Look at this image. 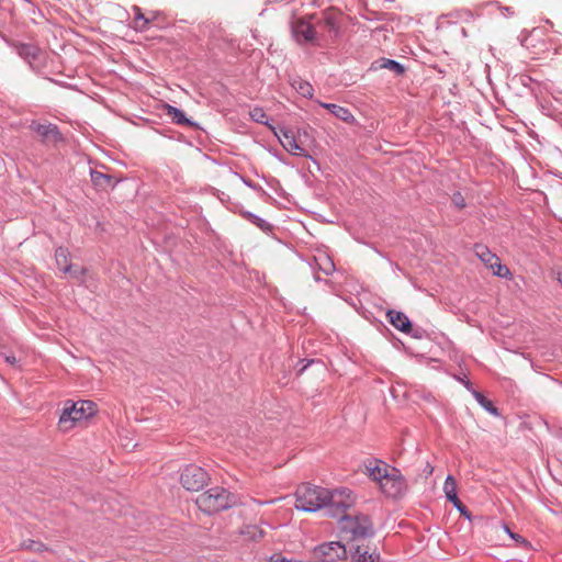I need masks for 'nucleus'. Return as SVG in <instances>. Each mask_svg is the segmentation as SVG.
Here are the masks:
<instances>
[{
	"label": "nucleus",
	"instance_id": "f257e3e1",
	"mask_svg": "<svg viewBox=\"0 0 562 562\" xmlns=\"http://www.w3.org/2000/svg\"><path fill=\"white\" fill-rule=\"evenodd\" d=\"M364 474L378 485L386 497L400 498L407 490L405 479L400 470L384 461H368L364 464Z\"/></svg>",
	"mask_w": 562,
	"mask_h": 562
},
{
	"label": "nucleus",
	"instance_id": "f03ea898",
	"mask_svg": "<svg viewBox=\"0 0 562 562\" xmlns=\"http://www.w3.org/2000/svg\"><path fill=\"white\" fill-rule=\"evenodd\" d=\"M97 414V405L92 401H66L59 416L58 429L68 432L87 423Z\"/></svg>",
	"mask_w": 562,
	"mask_h": 562
},
{
	"label": "nucleus",
	"instance_id": "7ed1b4c3",
	"mask_svg": "<svg viewBox=\"0 0 562 562\" xmlns=\"http://www.w3.org/2000/svg\"><path fill=\"white\" fill-rule=\"evenodd\" d=\"M195 504L200 510L212 515L226 510L236 504L234 494L221 486H214L200 494Z\"/></svg>",
	"mask_w": 562,
	"mask_h": 562
},
{
	"label": "nucleus",
	"instance_id": "20e7f679",
	"mask_svg": "<svg viewBox=\"0 0 562 562\" xmlns=\"http://www.w3.org/2000/svg\"><path fill=\"white\" fill-rule=\"evenodd\" d=\"M327 488L303 484L295 492V507L304 512H316L326 506Z\"/></svg>",
	"mask_w": 562,
	"mask_h": 562
},
{
	"label": "nucleus",
	"instance_id": "39448f33",
	"mask_svg": "<svg viewBox=\"0 0 562 562\" xmlns=\"http://www.w3.org/2000/svg\"><path fill=\"white\" fill-rule=\"evenodd\" d=\"M273 132L274 136L278 137L281 146L291 155L308 157L304 148L305 139L310 137L308 132L306 130H297V132H293L291 130L277 131L276 127L269 126Z\"/></svg>",
	"mask_w": 562,
	"mask_h": 562
},
{
	"label": "nucleus",
	"instance_id": "423d86ee",
	"mask_svg": "<svg viewBox=\"0 0 562 562\" xmlns=\"http://www.w3.org/2000/svg\"><path fill=\"white\" fill-rule=\"evenodd\" d=\"M339 524L341 531L349 533L352 539L366 538L373 533L372 522L366 515L344 516Z\"/></svg>",
	"mask_w": 562,
	"mask_h": 562
},
{
	"label": "nucleus",
	"instance_id": "0eeeda50",
	"mask_svg": "<svg viewBox=\"0 0 562 562\" xmlns=\"http://www.w3.org/2000/svg\"><path fill=\"white\" fill-rule=\"evenodd\" d=\"M210 482L207 472L195 464H188L184 467L180 474L181 485L190 492H198L202 490Z\"/></svg>",
	"mask_w": 562,
	"mask_h": 562
},
{
	"label": "nucleus",
	"instance_id": "6e6552de",
	"mask_svg": "<svg viewBox=\"0 0 562 562\" xmlns=\"http://www.w3.org/2000/svg\"><path fill=\"white\" fill-rule=\"evenodd\" d=\"M474 252L485 267L493 271V274L501 278H510V270L506 266L502 265L501 259L486 246L476 244L474 246Z\"/></svg>",
	"mask_w": 562,
	"mask_h": 562
},
{
	"label": "nucleus",
	"instance_id": "1a4fd4ad",
	"mask_svg": "<svg viewBox=\"0 0 562 562\" xmlns=\"http://www.w3.org/2000/svg\"><path fill=\"white\" fill-rule=\"evenodd\" d=\"M317 562H337L347 558L346 547L339 541L323 543L314 549Z\"/></svg>",
	"mask_w": 562,
	"mask_h": 562
},
{
	"label": "nucleus",
	"instance_id": "9d476101",
	"mask_svg": "<svg viewBox=\"0 0 562 562\" xmlns=\"http://www.w3.org/2000/svg\"><path fill=\"white\" fill-rule=\"evenodd\" d=\"M356 503L353 493L347 487L336 488L334 491L327 490L326 506H330L336 512H344Z\"/></svg>",
	"mask_w": 562,
	"mask_h": 562
},
{
	"label": "nucleus",
	"instance_id": "9b49d317",
	"mask_svg": "<svg viewBox=\"0 0 562 562\" xmlns=\"http://www.w3.org/2000/svg\"><path fill=\"white\" fill-rule=\"evenodd\" d=\"M19 55L24 58L32 67H38L44 58L41 48L32 44H19L16 46Z\"/></svg>",
	"mask_w": 562,
	"mask_h": 562
},
{
	"label": "nucleus",
	"instance_id": "f8f14e48",
	"mask_svg": "<svg viewBox=\"0 0 562 562\" xmlns=\"http://www.w3.org/2000/svg\"><path fill=\"white\" fill-rule=\"evenodd\" d=\"M31 127L45 143L57 144L61 140L59 131L53 124L33 123Z\"/></svg>",
	"mask_w": 562,
	"mask_h": 562
},
{
	"label": "nucleus",
	"instance_id": "ddd939ff",
	"mask_svg": "<svg viewBox=\"0 0 562 562\" xmlns=\"http://www.w3.org/2000/svg\"><path fill=\"white\" fill-rule=\"evenodd\" d=\"M293 35L299 43H308L315 41V30L313 25L301 19L293 24Z\"/></svg>",
	"mask_w": 562,
	"mask_h": 562
},
{
	"label": "nucleus",
	"instance_id": "4468645a",
	"mask_svg": "<svg viewBox=\"0 0 562 562\" xmlns=\"http://www.w3.org/2000/svg\"><path fill=\"white\" fill-rule=\"evenodd\" d=\"M386 318L396 329L402 333L408 334L412 330L411 321L402 312L390 310L386 313Z\"/></svg>",
	"mask_w": 562,
	"mask_h": 562
},
{
	"label": "nucleus",
	"instance_id": "2eb2a0df",
	"mask_svg": "<svg viewBox=\"0 0 562 562\" xmlns=\"http://www.w3.org/2000/svg\"><path fill=\"white\" fill-rule=\"evenodd\" d=\"M443 492L446 497L454 505L456 508H458L461 513L465 512L464 505L457 495V481L453 476H447L443 485Z\"/></svg>",
	"mask_w": 562,
	"mask_h": 562
},
{
	"label": "nucleus",
	"instance_id": "dca6fc26",
	"mask_svg": "<svg viewBox=\"0 0 562 562\" xmlns=\"http://www.w3.org/2000/svg\"><path fill=\"white\" fill-rule=\"evenodd\" d=\"M352 562H380V553L376 550L370 551L368 547L357 546L351 553Z\"/></svg>",
	"mask_w": 562,
	"mask_h": 562
},
{
	"label": "nucleus",
	"instance_id": "f3484780",
	"mask_svg": "<svg viewBox=\"0 0 562 562\" xmlns=\"http://www.w3.org/2000/svg\"><path fill=\"white\" fill-rule=\"evenodd\" d=\"M319 104L344 122H351L353 120L352 113L347 108L334 103L321 102Z\"/></svg>",
	"mask_w": 562,
	"mask_h": 562
},
{
	"label": "nucleus",
	"instance_id": "a211bd4d",
	"mask_svg": "<svg viewBox=\"0 0 562 562\" xmlns=\"http://www.w3.org/2000/svg\"><path fill=\"white\" fill-rule=\"evenodd\" d=\"M162 108L165 110L166 115H168L176 124L192 125V122L186 117L184 113L181 110L170 104H164Z\"/></svg>",
	"mask_w": 562,
	"mask_h": 562
},
{
	"label": "nucleus",
	"instance_id": "6ab92c4d",
	"mask_svg": "<svg viewBox=\"0 0 562 562\" xmlns=\"http://www.w3.org/2000/svg\"><path fill=\"white\" fill-rule=\"evenodd\" d=\"M55 259L57 267L60 271L70 272L71 271V265L69 262V251L67 248L59 247L55 251Z\"/></svg>",
	"mask_w": 562,
	"mask_h": 562
},
{
	"label": "nucleus",
	"instance_id": "aec40b11",
	"mask_svg": "<svg viewBox=\"0 0 562 562\" xmlns=\"http://www.w3.org/2000/svg\"><path fill=\"white\" fill-rule=\"evenodd\" d=\"M290 83L293 87V89L301 95H303L305 98L313 97L314 89L308 81H305L301 78H294L291 80Z\"/></svg>",
	"mask_w": 562,
	"mask_h": 562
},
{
	"label": "nucleus",
	"instance_id": "412c9836",
	"mask_svg": "<svg viewBox=\"0 0 562 562\" xmlns=\"http://www.w3.org/2000/svg\"><path fill=\"white\" fill-rule=\"evenodd\" d=\"M133 11H134L133 27L137 31H146L148 29V24L150 23L151 19L144 16V14L142 13V10L138 7H134Z\"/></svg>",
	"mask_w": 562,
	"mask_h": 562
},
{
	"label": "nucleus",
	"instance_id": "4be33fe9",
	"mask_svg": "<svg viewBox=\"0 0 562 562\" xmlns=\"http://www.w3.org/2000/svg\"><path fill=\"white\" fill-rule=\"evenodd\" d=\"M90 175H91V181L93 182L94 186H97L99 188L104 189V188L113 186L112 177L109 175H105L98 170H92Z\"/></svg>",
	"mask_w": 562,
	"mask_h": 562
},
{
	"label": "nucleus",
	"instance_id": "5701e85b",
	"mask_svg": "<svg viewBox=\"0 0 562 562\" xmlns=\"http://www.w3.org/2000/svg\"><path fill=\"white\" fill-rule=\"evenodd\" d=\"M316 265L319 270H322L325 274H330L335 270V265L329 256L326 254H319L315 257Z\"/></svg>",
	"mask_w": 562,
	"mask_h": 562
},
{
	"label": "nucleus",
	"instance_id": "b1692460",
	"mask_svg": "<svg viewBox=\"0 0 562 562\" xmlns=\"http://www.w3.org/2000/svg\"><path fill=\"white\" fill-rule=\"evenodd\" d=\"M240 535L245 536L247 539L257 541L263 537V530L255 525H247L240 529Z\"/></svg>",
	"mask_w": 562,
	"mask_h": 562
},
{
	"label": "nucleus",
	"instance_id": "393cba45",
	"mask_svg": "<svg viewBox=\"0 0 562 562\" xmlns=\"http://www.w3.org/2000/svg\"><path fill=\"white\" fill-rule=\"evenodd\" d=\"M22 547L25 550H29V551L35 552V553H42V552L48 551V548L43 542L31 540V539L23 541Z\"/></svg>",
	"mask_w": 562,
	"mask_h": 562
},
{
	"label": "nucleus",
	"instance_id": "a878e982",
	"mask_svg": "<svg viewBox=\"0 0 562 562\" xmlns=\"http://www.w3.org/2000/svg\"><path fill=\"white\" fill-rule=\"evenodd\" d=\"M475 400L490 413L497 415V409L494 407L493 403L488 401L484 395L476 392L474 393Z\"/></svg>",
	"mask_w": 562,
	"mask_h": 562
},
{
	"label": "nucleus",
	"instance_id": "bb28decb",
	"mask_svg": "<svg viewBox=\"0 0 562 562\" xmlns=\"http://www.w3.org/2000/svg\"><path fill=\"white\" fill-rule=\"evenodd\" d=\"M381 67L392 70L397 75H402L404 72V67L401 64H398L397 61L392 60V59L383 60Z\"/></svg>",
	"mask_w": 562,
	"mask_h": 562
},
{
	"label": "nucleus",
	"instance_id": "cd10ccee",
	"mask_svg": "<svg viewBox=\"0 0 562 562\" xmlns=\"http://www.w3.org/2000/svg\"><path fill=\"white\" fill-rule=\"evenodd\" d=\"M249 115L250 117L255 121V122H258V123H261V124H267V114L265 113V111L261 109V108H254L250 112H249Z\"/></svg>",
	"mask_w": 562,
	"mask_h": 562
},
{
	"label": "nucleus",
	"instance_id": "c85d7f7f",
	"mask_svg": "<svg viewBox=\"0 0 562 562\" xmlns=\"http://www.w3.org/2000/svg\"><path fill=\"white\" fill-rule=\"evenodd\" d=\"M86 272H87V269L85 267H72L71 266V271L67 272V273L72 279H76L78 281H83V277H85Z\"/></svg>",
	"mask_w": 562,
	"mask_h": 562
},
{
	"label": "nucleus",
	"instance_id": "c756f323",
	"mask_svg": "<svg viewBox=\"0 0 562 562\" xmlns=\"http://www.w3.org/2000/svg\"><path fill=\"white\" fill-rule=\"evenodd\" d=\"M504 530L510 536V538H513L518 543H521L525 547H529L530 546V543L526 539H524L521 536L512 532L506 525H504Z\"/></svg>",
	"mask_w": 562,
	"mask_h": 562
},
{
	"label": "nucleus",
	"instance_id": "7c9ffc66",
	"mask_svg": "<svg viewBox=\"0 0 562 562\" xmlns=\"http://www.w3.org/2000/svg\"><path fill=\"white\" fill-rule=\"evenodd\" d=\"M452 202L458 209H463L465 206L464 198L460 192L452 195Z\"/></svg>",
	"mask_w": 562,
	"mask_h": 562
},
{
	"label": "nucleus",
	"instance_id": "2f4dec72",
	"mask_svg": "<svg viewBox=\"0 0 562 562\" xmlns=\"http://www.w3.org/2000/svg\"><path fill=\"white\" fill-rule=\"evenodd\" d=\"M324 26L329 31V32H336L337 31V24L334 20V18L331 16H326L324 19Z\"/></svg>",
	"mask_w": 562,
	"mask_h": 562
},
{
	"label": "nucleus",
	"instance_id": "473e14b6",
	"mask_svg": "<svg viewBox=\"0 0 562 562\" xmlns=\"http://www.w3.org/2000/svg\"><path fill=\"white\" fill-rule=\"evenodd\" d=\"M4 360L10 363V364H15L16 363V359L14 356H5L4 357Z\"/></svg>",
	"mask_w": 562,
	"mask_h": 562
}]
</instances>
